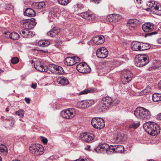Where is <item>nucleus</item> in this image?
<instances>
[{"label":"nucleus","instance_id":"nucleus-30","mask_svg":"<svg viewBox=\"0 0 161 161\" xmlns=\"http://www.w3.org/2000/svg\"><path fill=\"white\" fill-rule=\"evenodd\" d=\"M8 152V150L6 146L3 144L0 145V153L3 155H6Z\"/></svg>","mask_w":161,"mask_h":161},{"label":"nucleus","instance_id":"nucleus-20","mask_svg":"<svg viewBox=\"0 0 161 161\" xmlns=\"http://www.w3.org/2000/svg\"><path fill=\"white\" fill-rule=\"evenodd\" d=\"M121 18V16L118 14L110 15L108 17V20L110 22H118Z\"/></svg>","mask_w":161,"mask_h":161},{"label":"nucleus","instance_id":"nucleus-4","mask_svg":"<svg viewBox=\"0 0 161 161\" xmlns=\"http://www.w3.org/2000/svg\"><path fill=\"white\" fill-rule=\"evenodd\" d=\"M147 6L148 8L146 9V10L150 11L153 14L157 15H161V6H157L154 1H148L147 3Z\"/></svg>","mask_w":161,"mask_h":161},{"label":"nucleus","instance_id":"nucleus-64","mask_svg":"<svg viewBox=\"0 0 161 161\" xmlns=\"http://www.w3.org/2000/svg\"><path fill=\"white\" fill-rule=\"evenodd\" d=\"M8 6H9V8H10V5H8Z\"/></svg>","mask_w":161,"mask_h":161},{"label":"nucleus","instance_id":"nucleus-11","mask_svg":"<svg viewBox=\"0 0 161 161\" xmlns=\"http://www.w3.org/2000/svg\"><path fill=\"white\" fill-rule=\"evenodd\" d=\"M94 103V102L92 100H82L78 102L77 106L79 108L82 109H86Z\"/></svg>","mask_w":161,"mask_h":161},{"label":"nucleus","instance_id":"nucleus-21","mask_svg":"<svg viewBox=\"0 0 161 161\" xmlns=\"http://www.w3.org/2000/svg\"><path fill=\"white\" fill-rule=\"evenodd\" d=\"M60 31V29L58 27H54L52 29L47 33V35L51 37H53L57 35Z\"/></svg>","mask_w":161,"mask_h":161},{"label":"nucleus","instance_id":"nucleus-62","mask_svg":"<svg viewBox=\"0 0 161 161\" xmlns=\"http://www.w3.org/2000/svg\"><path fill=\"white\" fill-rule=\"evenodd\" d=\"M4 116H2L1 117V119H4Z\"/></svg>","mask_w":161,"mask_h":161},{"label":"nucleus","instance_id":"nucleus-56","mask_svg":"<svg viewBox=\"0 0 161 161\" xmlns=\"http://www.w3.org/2000/svg\"><path fill=\"white\" fill-rule=\"evenodd\" d=\"M158 86L159 88L161 89V80L160 81L158 84Z\"/></svg>","mask_w":161,"mask_h":161},{"label":"nucleus","instance_id":"nucleus-35","mask_svg":"<svg viewBox=\"0 0 161 161\" xmlns=\"http://www.w3.org/2000/svg\"><path fill=\"white\" fill-rule=\"evenodd\" d=\"M35 35V33L31 31L27 30L26 34L23 36L24 37L30 38L33 36Z\"/></svg>","mask_w":161,"mask_h":161},{"label":"nucleus","instance_id":"nucleus-37","mask_svg":"<svg viewBox=\"0 0 161 161\" xmlns=\"http://www.w3.org/2000/svg\"><path fill=\"white\" fill-rule=\"evenodd\" d=\"M84 8V6L80 3H77L76 5H75L74 7L75 10H80Z\"/></svg>","mask_w":161,"mask_h":161},{"label":"nucleus","instance_id":"nucleus-61","mask_svg":"<svg viewBox=\"0 0 161 161\" xmlns=\"http://www.w3.org/2000/svg\"><path fill=\"white\" fill-rule=\"evenodd\" d=\"M12 161H20L18 160H13Z\"/></svg>","mask_w":161,"mask_h":161},{"label":"nucleus","instance_id":"nucleus-54","mask_svg":"<svg viewBox=\"0 0 161 161\" xmlns=\"http://www.w3.org/2000/svg\"><path fill=\"white\" fill-rule=\"evenodd\" d=\"M136 2L138 4H140L142 2V0H136Z\"/></svg>","mask_w":161,"mask_h":161},{"label":"nucleus","instance_id":"nucleus-7","mask_svg":"<svg viewBox=\"0 0 161 161\" xmlns=\"http://www.w3.org/2000/svg\"><path fill=\"white\" fill-rule=\"evenodd\" d=\"M91 124L95 128L100 129L103 128L105 126L104 120L100 118H94L91 120Z\"/></svg>","mask_w":161,"mask_h":161},{"label":"nucleus","instance_id":"nucleus-41","mask_svg":"<svg viewBox=\"0 0 161 161\" xmlns=\"http://www.w3.org/2000/svg\"><path fill=\"white\" fill-rule=\"evenodd\" d=\"M123 137L121 134L120 133L117 134L116 137V140L118 142H119L123 140Z\"/></svg>","mask_w":161,"mask_h":161},{"label":"nucleus","instance_id":"nucleus-42","mask_svg":"<svg viewBox=\"0 0 161 161\" xmlns=\"http://www.w3.org/2000/svg\"><path fill=\"white\" fill-rule=\"evenodd\" d=\"M19 61V59L17 57H14L12 58L11 62L12 64H17Z\"/></svg>","mask_w":161,"mask_h":161},{"label":"nucleus","instance_id":"nucleus-16","mask_svg":"<svg viewBox=\"0 0 161 161\" xmlns=\"http://www.w3.org/2000/svg\"><path fill=\"white\" fill-rule=\"evenodd\" d=\"M34 19L24 20L23 24V27L27 30L31 29L33 28L36 25L35 22L34 21Z\"/></svg>","mask_w":161,"mask_h":161},{"label":"nucleus","instance_id":"nucleus-34","mask_svg":"<svg viewBox=\"0 0 161 161\" xmlns=\"http://www.w3.org/2000/svg\"><path fill=\"white\" fill-rule=\"evenodd\" d=\"M94 91L93 88H88L85 90L79 93V95L86 94L88 93H92Z\"/></svg>","mask_w":161,"mask_h":161},{"label":"nucleus","instance_id":"nucleus-18","mask_svg":"<svg viewBox=\"0 0 161 161\" xmlns=\"http://www.w3.org/2000/svg\"><path fill=\"white\" fill-rule=\"evenodd\" d=\"M34 67L38 70L42 72H45L47 71L48 67L47 66L43 65L39 62H37L35 64Z\"/></svg>","mask_w":161,"mask_h":161},{"label":"nucleus","instance_id":"nucleus-3","mask_svg":"<svg viewBox=\"0 0 161 161\" xmlns=\"http://www.w3.org/2000/svg\"><path fill=\"white\" fill-rule=\"evenodd\" d=\"M136 65L140 67H142L149 62V57L147 55H138L136 56L135 59Z\"/></svg>","mask_w":161,"mask_h":161},{"label":"nucleus","instance_id":"nucleus-36","mask_svg":"<svg viewBox=\"0 0 161 161\" xmlns=\"http://www.w3.org/2000/svg\"><path fill=\"white\" fill-rule=\"evenodd\" d=\"M55 73L57 74H62L64 72L63 69L60 66H57L56 68V69L54 71Z\"/></svg>","mask_w":161,"mask_h":161},{"label":"nucleus","instance_id":"nucleus-22","mask_svg":"<svg viewBox=\"0 0 161 161\" xmlns=\"http://www.w3.org/2000/svg\"><path fill=\"white\" fill-rule=\"evenodd\" d=\"M138 21L136 19H130L128 20L127 25L130 30H132L136 27Z\"/></svg>","mask_w":161,"mask_h":161},{"label":"nucleus","instance_id":"nucleus-60","mask_svg":"<svg viewBox=\"0 0 161 161\" xmlns=\"http://www.w3.org/2000/svg\"><path fill=\"white\" fill-rule=\"evenodd\" d=\"M3 71L2 70V69L0 68V73L2 72H3Z\"/></svg>","mask_w":161,"mask_h":161},{"label":"nucleus","instance_id":"nucleus-23","mask_svg":"<svg viewBox=\"0 0 161 161\" xmlns=\"http://www.w3.org/2000/svg\"><path fill=\"white\" fill-rule=\"evenodd\" d=\"M153 28V25L150 23L144 24L142 27L143 31L146 32H150L152 31Z\"/></svg>","mask_w":161,"mask_h":161},{"label":"nucleus","instance_id":"nucleus-2","mask_svg":"<svg viewBox=\"0 0 161 161\" xmlns=\"http://www.w3.org/2000/svg\"><path fill=\"white\" fill-rule=\"evenodd\" d=\"M134 114L137 118L142 120L148 119L151 117L149 111L141 107L137 108L134 111Z\"/></svg>","mask_w":161,"mask_h":161},{"label":"nucleus","instance_id":"nucleus-51","mask_svg":"<svg viewBox=\"0 0 161 161\" xmlns=\"http://www.w3.org/2000/svg\"><path fill=\"white\" fill-rule=\"evenodd\" d=\"M26 32H27V30L26 31H20V34H23L24 35H25V34H26Z\"/></svg>","mask_w":161,"mask_h":161},{"label":"nucleus","instance_id":"nucleus-8","mask_svg":"<svg viewBox=\"0 0 161 161\" xmlns=\"http://www.w3.org/2000/svg\"><path fill=\"white\" fill-rule=\"evenodd\" d=\"M75 111L73 108L64 110L61 113L62 117L66 119L73 118L75 116Z\"/></svg>","mask_w":161,"mask_h":161},{"label":"nucleus","instance_id":"nucleus-50","mask_svg":"<svg viewBox=\"0 0 161 161\" xmlns=\"http://www.w3.org/2000/svg\"><path fill=\"white\" fill-rule=\"evenodd\" d=\"M36 85L37 84H36L32 83L31 86L32 88L34 89H35L36 87Z\"/></svg>","mask_w":161,"mask_h":161},{"label":"nucleus","instance_id":"nucleus-43","mask_svg":"<svg viewBox=\"0 0 161 161\" xmlns=\"http://www.w3.org/2000/svg\"><path fill=\"white\" fill-rule=\"evenodd\" d=\"M151 91L149 88H147L143 90L141 92V94L142 95H146L147 93H149Z\"/></svg>","mask_w":161,"mask_h":161},{"label":"nucleus","instance_id":"nucleus-59","mask_svg":"<svg viewBox=\"0 0 161 161\" xmlns=\"http://www.w3.org/2000/svg\"><path fill=\"white\" fill-rule=\"evenodd\" d=\"M34 63V61L33 60H32L31 61V63L32 64Z\"/></svg>","mask_w":161,"mask_h":161},{"label":"nucleus","instance_id":"nucleus-53","mask_svg":"<svg viewBox=\"0 0 161 161\" xmlns=\"http://www.w3.org/2000/svg\"><path fill=\"white\" fill-rule=\"evenodd\" d=\"M101 0H92V1L96 3H98Z\"/></svg>","mask_w":161,"mask_h":161},{"label":"nucleus","instance_id":"nucleus-33","mask_svg":"<svg viewBox=\"0 0 161 161\" xmlns=\"http://www.w3.org/2000/svg\"><path fill=\"white\" fill-rule=\"evenodd\" d=\"M8 33L9 34V37L11 39L13 40H16L19 38V35L16 32H14L10 34L9 33Z\"/></svg>","mask_w":161,"mask_h":161},{"label":"nucleus","instance_id":"nucleus-28","mask_svg":"<svg viewBox=\"0 0 161 161\" xmlns=\"http://www.w3.org/2000/svg\"><path fill=\"white\" fill-rule=\"evenodd\" d=\"M131 46L133 50L140 51V42L134 41L132 43Z\"/></svg>","mask_w":161,"mask_h":161},{"label":"nucleus","instance_id":"nucleus-32","mask_svg":"<svg viewBox=\"0 0 161 161\" xmlns=\"http://www.w3.org/2000/svg\"><path fill=\"white\" fill-rule=\"evenodd\" d=\"M150 47V45L148 43L140 42V51L147 50Z\"/></svg>","mask_w":161,"mask_h":161},{"label":"nucleus","instance_id":"nucleus-58","mask_svg":"<svg viewBox=\"0 0 161 161\" xmlns=\"http://www.w3.org/2000/svg\"><path fill=\"white\" fill-rule=\"evenodd\" d=\"M6 111L7 112H8L9 111V108H7L6 109Z\"/></svg>","mask_w":161,"mask_h":161},{"label":"nucleus","instance_id":"nucleus-63","mask_svg":"<svg viewBox=\"0 0 161 161\" xmlns=\"http://www.w3.org/2000/svg\"><path fill=\"white\" fill-rule=\"evenodd\" d=\"M0 161H2V158H1L0 156Z\"/></svg>","mask_w":161,"mask_h":161},{"label":"nucleus","instance_id":"nucleus-10","mask_svg":"<svg viewBox=\"0 0 161 161\" xmlns=\"http://www.w3.org/2000/svg\"><path fill=\"white\" fill-rule=\"evenodd\" d=\"M111 145L109 146L108 144L103 143L99 144L95 150L96 152L98 153H103V151H106L108 154H111V150H110Z\"/></svg>","mask_w":161,"mask_h":161},{"label":"nucleus","instance_id":"nucleus-9","mask_svg":"<svg viewBox=\"0 0 161 161\" xmlns=\"http://www.w3.org/2000/svg\"><path fill=\"white\" fill-rule=\"evenodd\" d=\"M133 76V74L130 71L124 70L122 72L121 76L122 82L123 84L128 83L132 80Z\"/></svg>","mask_w":161,"mask_h":161},{"label":"nucleus","instance_id":"nucleus-47","mask_svg":"<svg viewBox=\"0 0 161 161\" xmlns=\"http://www.w3.org/2000/svg\"><path fill=\"white\" fill-rule=\"evenodd\" d=\"M42 141L43 143H44L45 144H47L48 141L47 139L45 138L42 139Z\"/></svg>","mask_w":161,"mask_h":161},{"label":"nucleus","instance_id":"nucleus-13","mask_svg":"<svg viewBox=\"0 0 161 161\" xmlns=\"http://www.w3.org/2000/svg\"><path fill=\"white\" fill-rule=\"evenodd\" d=\"M80 137L82 141L88 143L92 142L94 138V136L93 134L83 133L80 135Z\"/></svg>","mask_w":161,"mask_h":161},{"label":"nucleus","instance_id":"nucleus-45","mask_svg":"<svg viewBox=\"0 0 161 161\" xmlns=\"http://www.w3.org/2000/svg\"><path fill=\"white\" fill-rule=\"evenodd\" d=\"M157 33V31H154L152 32H150L146 34L145 35V36H151L152 35H156Z\"/></svg>","mask_w":161,"mask_h":161},{"label":"nucleus","instance_id":"nucleus-5","mask_svg":"<svg viewBox=\"0 0 161 161\" xmlns=\"http://www.w3.org/2000/svg\"><path fill=\"white\" fill-rule=\"evenodd\" d=\"M112 103V100L111 97H103L100 101L98 107L100 109L103 110L109 108Z\"/></svg>","mask_w":161,"mask_h":161},{"label":"nucleus","instance_id":"nucleus-26","mask_svg":"<svg viewBox=\"0 0 161 161\" xmlns=\"http://www.w3.org/2000/svg\"><path fill=\"white\" fill-rule=\"evenodd\" d=\"M35 11L31 8H27L26 9L24 13V15L29 17H33L35 15Z\"/></svg>","mask_w":161,"mask_h":161},{"label":"nucleus","instance_id":"nucleus-19","mask_svg":"<svg viewBox=\"0 0 161 161\" xmlns=\"http://www.w3.org/2000/svg\"><path fill=\"white\" fill-rule=\"evenodd\" d=\"M111 154L114 152L122 153L124 151V147L122 146H113L111 145L110 147Z\"/></svg>","mask_w":161,"mask_h":161},{"label":"nucleus","instance_id":"nucleus-55","mask_svg":"<svg viewBox=\"0 0 161 161\" xmlns=\"http://www.w3.org/2000/svg\"><path fill=\"white\" fill-rule=\"evenodd\" d=\"M90 146H88L86 147L85 148V149L86 150H90Z\"/></svg>","mask_w":161,"mask_h":161},{"label":"nucleus","instance_id":"nucleus-24","mask_svg":"<svg viewBox=\"0 0 161 161\" xmlns=\"http://www.w3.org/2000/svg\"><path fill=\"white\" fill-rule=\"evenodd\" d=\"M57 81L58 84L64 86L67 85L69 84V81L67 79L63 76L58 77Z\"/></svg>","mask_w":161,"mask_h":161},{"label":"nucleus","instance_id":"nucleus-14","mask_svg":"<svg viewBox=\"0 0 161 161\" xmlns=\"http://www.w3.org/2000/svg\"><path fill=\"white\" fill-rule=\"evenodd\" d=\"M79 57L76 56L68 57L65 59V64L68 66H72L79 61Z\"/></svg>","mask_w":161,"mask_h":161},{"label":"nucleus","instance_id":"nucleus-40","mask_svg":"<svg viewBox=\"0 0 161 161\" xmlns=\"http://www.w3.org/2000/svg\"><path fill=\"white\" fill-rule=\"evenodd\" d=\"M16 114L18 115L21 118L23 117L24 116V112L23 110H20L16 112Z\"/></svg>","mask_w":161,"mask_h":161},{"label":"nucleus","instance_id":"nucleus-6","mask_svg":"<svg viewBox=\"0 0 161 161\" xmlns=\"http://www.w3.org/2000/svg\"><path fill=\"white\" fill-rule=\"evenodd\" d=\"M29 150L30 153L36 155H42L44 151L43 146L38 144H32L30 147Z\"/></svg>","mask_w":161,"mask_h":161},{"label":"nucleus","instance_id":"nucleus-12","mask_svg":"<svg viewBox=\"0 0 161 161\" xmlns=\"http://www.w3.org/2000/svg\"><path fill=\"white\" fill-rule=\"evenodd\" d=\"M108 53L107 49L104 47L99 48L96 52L97 56L100 58H104L107 57Z\"/></svg>","mask_w":161,"mask_h":161},{"label":"nucleus","instance_id":"nucleus-49","mask_svg":"<svg viewBox=\"0 0 161 161\" xmlns=\"http://www.w3.org/2000/svg\"><path fill=\"white\" fill-rule=\"evenodd\" d=\"M156 119L161 120V113L159 114L156 116Z\"/></svg>","mask_w":161,"mask_h":161},{"label":"nucleus","instance_id":"nucleus-52","mask_svg":"<svg viewBox=\"0 0 161 161\" xmlns=\"http://www.w3.org/2000/svg\"><path fill=\"white\" fill-rule=\"evenodd\" d=\"M75 161H87L86 159H81V160L80 159H77Z\"/></svg>","mask_w":161,"mask_h":161},{"label":"nucleus","instance_id":"nucleus-31","mask_svg":"<svg viewBox=\"0 0 161 161\" xmlns=\"http://www.w3.org/2000/svg\"><path fill=\"white\" fill-rule=\"evenodd\" d=\"M152 100L154 102L161 101V94L155 93L153 95Z\"/></svg>","mask_w":161,"mask_h":161},{"label":"nucleus","instance_id":"nucleus-15","mask_svg":"<svg viewBox=\"0 0 161 161\" xmlns=\"http://www.w3.org/2000/svg\"><path fill=\"white\" fill-rule=\"evenodd\" d=\"M77 71L81 73H86L90 71V69L85 64L82 63H80L76 67Z\"/></svg>","mask_w":161,"mask_h":161},{"label":"nucleus","instance_id":"nucleus-25","mask_svg":"<svg viewBox=\"0 0 161 161\" xmlns=\"http://www.w3.org/2000/svg\"><path fill=\"white\" fill-rule=\"evenodd\" d=\"M32 6L36 9H41L45 7V3L43 2H35L33 3Z\"/></svg>","mask_w":161,"mask_h":161},{"label":"nucleus","instance_id":"nucleus-38","mask_svg":"<svg viewBox=\"0 0 161 161\" xmlns=\"http://www.w3.org/2000/svg\"><path fill=\"white\" fill-rule=\"evenodd\" d=\"M139 122L136 123L134 122L130 125L129 126V127L130 128L135 129L137 128L139 126Z\"/></svg>","mask_w":161,"mask_h":161},{"label":"nucleus","instance_id":"nucleus-39","mask_svg":"<svg viewBox=\"0 0 161 161\" xmlns=\"http://www.w3.org/2000/svg\"><path fill=\"white\" fill-rule=\"evenodd\" d=\"M71 0H58L59 3L63 5H67Z\"/></svg>","mask_w":161,"mask_h":161},{"label":"nucleus","instance_id":"nucleus-29","mask_svg":"<svg viewBox=\"0 0 161 161\" xmlns=\"http://www.w3.org/2000/svg\"><path fill=\"white\" fill-rule=\"evenodd\" d=\"M50 44V42L47 40H41L37 43V45L41 47H45L48 46Z\"/></svg>","mask_w":161,"mask_h":161},{"label":"nucleus","instance_id":"nucleus-17","mask_svg":"<svg viewBox=\"0 0 161 161\" xmlns=\"http://www.w3.org/2000/svg\"><path fill=\"white\" fill-rule=\"evenodd\" d=\"M105 41L104 37L101 35H97L94 36L93 38V42L97 45L103 44Z\"/></svg>","mask_w":161,"mask_h":161},{"label":"nucleus","instance_id":"nucleus-44","mask_svg":"<svg viewBox=\"0 0 161 161\" xmlns=\"http://www.w3.org/2000/svg\"><path fill=\"white\" fill-rule=\"evenodd\" d=\"M57 67V66L54 65V64H51L49 66V68H48V69L49 68L53 69V70L55 71L56 69V68Z\"/></svg>","mask_w":161,"mask_h":161},{"label":"nucleus","instance_id":"nucleus-48","mask_svg":"<svg viewBox=\"0 0 161 161\" xmlns=\"http://www.w3.org/2000/svg\"><path fill=\"white\" fill-rule=\"evenodd\" d=\"M25 102L29 104L30 103V99L29 98L25 97Z\"/></svg>","mask_w":161,"mask_h":161},{"label":"nucleus","instance_id":"nucleus-57","mask_svg":"<svg viewBox=\"0 0 161 161\" xmlns=\"http://www.w3.org/2000/svg\"><path fill=\"white\" fill-rule=\"evenodd\" d=\"M158 43H161V38L159 39L158 40Z\"/></svg>","mask_w":161,"mask_h":161},{"label":"nucleus","instance_id":"nucleus-1","mask_svg":"<svg viewBox=\"0 0 161 161\" xmlns=\"http://www.w3.org/2000/svg\"><path fill=\"white\" fill-rule=\"evenodd\" d=\"M146 131L152 136H155L160 132V128L157 124L153 122H148L143 125Z\"/></svg>","mask_w":161,"mask_h":161},{"label":"nucleus","instance_id":"nucleus-46","mask_svg":"<svg viewBox=\"0 0 161 161\" xmlns=\"http://www.w3.org/2000/svg\"><path fill=\"white\" fill-rule=\"evenodd\" d=\"M7 120H10L11 121V124L10 125V126H12L14 124L13 122L14 121V119H13V118L12 117H10V118L9 119H8Z\"/></svg>","mask_w":161,"mask_h":161},{"label":"nucleus","instance_id":"nucleus-27","mask_svg":"<svg viewBox=\"0 0 161 161\" xmlns=\"http://www.w3.org/2000/svg\"><path fill=\"white\" fill-rule=\"evenodd\" d=\"M80 16L83 18L89 20H92L94 18V16L92 14L87 12L81 13Z\"/></svg>","mask_w":161,"mask_h":161}]
</instances>
